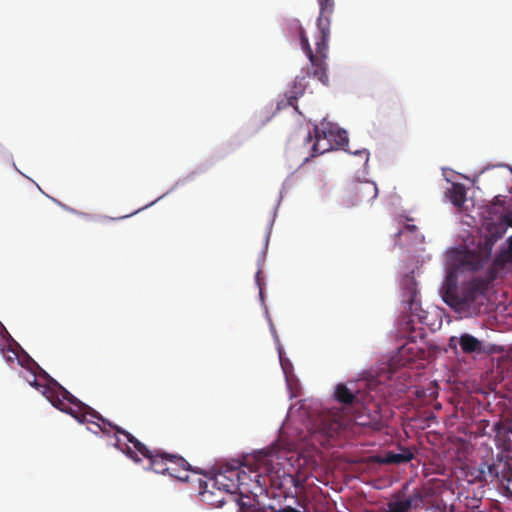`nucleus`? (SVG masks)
I'll use <instances>...</instances> for the list:
<instances>
[{
    "label": "nucleus",
    "mask_w": 512,
    "mask_h": 512,
    "mask_svg": "<svg viewBox=\"0 0 512 512\" xmlns=\"http://www.w3.org/2000/svg\"><path fill=\"white\" fill-rule=\"evenodd\" d=\"M59 391L63 398H66L70 401L71 404L74 405V407H70L69 409H66V411L69 412V415H71L73 418H75L79 422H83L87 419V416L89 415L92 418L98 419V421H102L103 423H108L113 430H115L116 433L122 434L125 436L128 442L133 444L135 449L142 454L143 457H150V449H148L143 443H141L138 439H136L131 433L126 431L125 429L112 424L109 420L105 419L99 412L91 408L90 406L86 405L85 403L81 402L79 399H77L73 394H71L66 388H62L57 384Z\"/></svg>",
    "instance_id": "obj_5"
},
{
    "label": "nucleus",
    "mask_w": 512,
    "mask_h": 512,
    "mask_svg": "<svg viewBox=\"0 0 512 512\" xmlns=\"http://www.w3.org/2000/svg\"><path fill=\"white\" fill-rule=\"evenodd\" d=\"M126 217H127V216H121V217H119L118 219H124V218H126Z\"/></svg>",
    "instance_id": "obj_29"
},
{
    "label": "nucleus",
    "mask_w": 512,
    "mask_h": 512,
    "mask_svg": "<svg viewBox=\"0 0 512 512\" xmlns=\"http://www.w3.org/2000/svg\"><path fill=\"white\" fill-rule=\"evenodd\" d=\"M117 447L121 449L130 459H132L135 462H140V458L137 456L135 451H133L128 445L125 446V448H121L119 443H117Z\"/></svg>",
    "instance_id": "obj_24"
},
{
    "label": "nucleus",
    "mask_w": 512,
    "mask_h": 512,
    "mask_svg": "<svg viewBox=\"0 0 512 512\" xmlns=\"http://www.w3.org/2000/svg\"><path fill=\"white\" fill-rule=\"evenodd\" d=\"M414 458L413 452L409 448H400L399 453L389 451L385 454L382 462L385 464H403L411 461Z\"/></svg>",
    "instance_id": "obj_17"
},
{
    "label": "nucleus",
    "mask_w": 512,
    "mask_h": 512,
    "mask_svg": "<svg viewBox=\"0 0 512 512\" xmlns=\"http://www.w3.org/2000/svg\"><path fill=\"white\" fill-rule=\"evenodd\" d=\"M446 196L454 206L460 208L466 201V189L464 185L460 183H453L451 188L446 192Z\"/></svg>",
    "instance_id": "obj_18"
},
{
    "label": "nucleus",
    "mask_w": 512,
    "mask_h": 512,
    "mask_svg": "<svg viewBox=\"0 0 512 512\" xmlns=\"http://www.w3.org/2000/svg\"><path fill=\"white\" fill-rule=\"evenodd\" d=\"M501 220L512 227V208L508 209L507 212L501 217Z\"/></svg>",
    "instance_id": "obj_25"
},
{
    "label": "nucleus",
    "mask_w": 512,
    "mask_h": 512,
    "mask_svg": "<svg viewBox=\"0 0 512 512\" xmlns=\"http://www.w3.org/2000/svg\"><path fill=\"white\" fill-rule=\"evenodd\" d=\"M169 453L162 452L160 450H151L150 457H146L150 462V468L156 473H167L176 479H185V475H182L180 471L173 466H169Z\"/></svg>",
    "instance_id": "obj_10"
},
{
    "label": "nucleus",
    "mask_w": 512,
    "mask_h": 512,
    "mask_svg": "<svg viewBox=\"0 0 512 512\" xmlns=\"http://www.w3.org/2000/svg\"><path fill=\"white\" fill-rule=\"evenodd\" d=\"M244 491H242V494H240V497L238 499H235L240 506L241 509L250 508L252 506L251 504V498L249 496H244Z\"/></svg>",
    "instance_id": "obj_23"
},
{
    "label": "nucleus",
    "mask_w": 512,
    "mask_h": 512,
    "mask_svg": "<svg viewBox=\"0 0 512 512\" xmlns=\"http://www.w3.org/2000/svg\"><path fill=\"white\" fill-rule=\"evenodd\" d=\"M87 419L88 420H85V422L94 424L104 434H109V432H110L109 429L106 426H108L109 428L113 429L108 423H103L102 421H100L102 424L96 423L95 420H97V419L96 418H92L89 415L87 416ZM82 423H84V421Z\"/></svg>",
    "instance_id": "obj_22"
},
{
    "label": "nucleus",
    "mask_w": 512,
    "mask_h": 512,
    "mask_svg": "<svg viewBox=\"0 0 512 512\" xmlns=\"http://www.w3.org/2000/svg\"><path fill=\"white\" fill-rule=\"evenodd\" d=\"M263 469H264V471H268L269 470L268 467H266V466L263 467Z\"/></svg>",
    "instance_id": "obj_28"
},
{
    "label": "nucleus",
    "mask_w": 512,
    "mask_h": 512,
    "mask_svg": "<svg viewBox=\"0 0 512 512\" xmlns=\"http://www.w3.org/2000/svg\"><path fill=\"white\" fill-rule=\"evenodd\" d=\"M234 469L237 471L239 476V494H242V491L252 492L250 489L251 483L254 482L256 487L260 490L267 485L266 476H264L259 470L260 466L256 470L250 469L249 473L246 472L239 466H234Z\"/></svg>",
    "instance_id": "obj_11"
},
{
    "label": "nucleus",
    "mask_w": 512,
    "mask_h": 512,
    "mask_svg": "<svg viewBox=\"0 0 512 512\" xmlns=\"http://www.w3.org/2000/svg\"><path fill=\"white\" fill-rule=\"evenodd\" d=\"M492 243L486 241L483 251H467L461 259V264L464 268L477 271L484 267L491 256Z\"/></svg>",
    "instance_id": "obj_12"
},
{
    "label": "nucleus",
    "mask_w": 512,
    "mask_h": 512,
    "mask_svg": "<svg viewBox=\"0 0 512 512\" xmlns=\"http://www.w3.org/2000/svg\"><path fill=\"white\" fill-rule=\"evenodd\" d=\"M378 189L372 181H357L347 190L348 203L352 206L370 202L377 197Z\"/></svg>",
    "instance_id": "obj_9"
},
{
    "label": "nucleus",
    "mask_w": 512,
    "mask_h": 512,
    "mask_svg": "<svg viewBox=\"0 0 512 512\" xmlns=\"http://www.w3.org/2000/svg\"><path fill=\"white\" fill-rule=\"evenodd\" d=\"M509 247L508 249L502 253L501 255H499L498 257H496L494 259V266L495 267H498V268H504L505 264L508 263V262H511L512 263V236L509 238Z\"/></svg>",
    "instance_id": "obj_20"
},
{
    "label": "nucleus",
    "mask_w": 512,
    "mask_h": 512,
    "mask_svg": "<svg viewBox=\"0 0 512 512\" xmlns=\"http://www.w3.org/2000/svg\"><path fill=\"white\" fill-rule=\"evenodd\" d=\"M340 429V423L336 419H332L330 415H321L316 421L314 432H318L324 436L331 437Z\"/></svg>",
    "instance_id": "obj_16"
},
{
    "label": "nucleus",
    "mask_w": 512,
    "mask_h": 512,
    "mask_svg": "<svg viewBox=\"0 0 512 512\" xmlns=\"http://www.w3.org/2000/svg\"><path fill=\"white\" fill-rule=\"evenodd\" d=\"M332 136L333 133L331 130H320L318 126H315L312 132H308L307 136L305 137L304 146H308L311 144V154L305 156L303 158V161L307 162L310 157H315L317 155L330 151L332 148L330 138Z\"/></svg>",
    "instance_id": "obj_8"
},
{
    "label": "nucleus",
    "mask_w": 512,
    "mask_h": 512,
    "mask_svg": "<svg viewBox=\"0 0 512 512\" xmlns=\"http://www.w3.org/2000/svg\"><path fill=\"white\" fill-rule=\"evenodd\" d=\"M470 483L497 482L502 493L512 499V464L503 461L502 458L492 463L485 462L477 468H472L467 473Z\"/></svg>",
    "instance_id": "obj_4"
},
{
    "label": "nucleus",
    "mask_w": 512,
    "mask_h": 512,
    "mask_svg": "<svg viewBox=\"0 0 512 512\" xmlns=\"http://www.w3.org/2000/svg\"><path fill=\"white\" fill-rule=\"evenodd\" d=\"M169 466L176 467L182 475H185V479H179L180 481L188 480V472L191 471V465L181 456L170 454L169 458Z\"/></svg>",
    "instance_id": "obj_19"
},
{
    "label": "nucleus",
    "mask_w": 512,
    "mask_h": 512,
    "mask_svg": "<svg viewBox=\"0 0 512 512\" xmlns=\"http://www.w3.org/2000/svg\"><path fill=\"white\" fill-rule=\"evenodd\" d=\"M319 16L317 18V28L319 30V39L316 42V54H314L306 31L300 28L299 36L302 50L308 57L313 68L312 75L324 85H328L329 77L327 74V51L330 37V17L334 11V0H318Z\"/></svg>",
    "instance_id": "obj_3"
},
{
    "label": "nucleus",
    "mask_w": 512,
    "mask_h": 512,
    "mask_svg": "<svg viewBox=\"0 0 512 512\" xmlns=\"http://www.w3.org/2000/svg\"><path fill=\"white\" fill-rule=\"evenodd\" d=\"M488 282L483 278H473L460 285L456 276L449 273L441 287L443 301L455 312L471 317L481 312L486 301Z\"/></svg>",
    "instance_id": "obj_2"
},
{
    "label": "nucleus",
    "mask_w": 512,
    "mask_h": 512,
    "mask_svg": "<svg viewBox=\"0 0 512 512\" xmlns=\"http://www.w3.org/2000/svg\"><path fill=\"white\" fill-rule=\"evenodd\" d=\"M295 100H296V97H290V98L288 99V104H289V105H291V106H293V105H294Z\"/></svg>",
    "instance_id": "obj_27"
},
{
    "label": "nucleus",
    "mask_w": 512,
    "mask_h": 512,
    "mask_svg": "<svg viewBox=\"0 0 512 512\" xmlns=\"http://www.w3.org/2000/svg\"><path fill=\"white\" fill-rule=\"evenodd\" d=\"M413 500L411 497L396 501L389 505L388 512H407L412 507Z\"/></svg>",
    "instance_id": "obj_21"
},
{
    "label": "nucleus",
    "mask_w": 512,
    "mask_h": 512,
    "mask_svg": "<svg viewBox=\"0 0 512 512\" xmlns=\"http://www.w3.org/2000/svg\"><path fill=\"white\" fill-rule=\"evenodd\" d=\"M417 230V227L413 224H407L405 225L404 230L399 231L396 233V236H400L404 231H409L411 233H414Z\"/></svg>",
    "instance_id": "obj_26"
},
{
    "label": "nucleus",
    "mask_w": 512,
    "mask_h": 512,
    "mask_svg": "<svg viewBox=\"0 0 512 512\" xmlns=\"http://www.w3.org/2000/svg\"><path fill=\"white\" fill-rule=\"evenodd\" d=\"M202 500L207 505L215 508L222 507L226 500L228 495L225 494L221 489L212 488L210 486V480L206 482L204 490L201 493Z\"/></svg>",
    "instance_id": "obj_15"
},
{
    "label": "nucleus",
    "mask_w": 512,
    "mask_h": 512,
    "mask_svg": "<svg viewBox=\"0 0 512 512\" xmlns=\"http://www.w3.org/2000/svg\"><path fill=\"white\" fill-rule=\"evenodd\" d=\"M366 380L350 381L348 384L339 383L334 391L335 399L355 409L354 422L356 425L371 431H381L387 426L380 404L374 400L367 389Z\"/></svg>",
    "instance_id": "obj_1"
},
{
    "label": "nucleus",
    "mask_w": 512,
    "mask_h": 512,
    "mask_svg": "<svg viewBox=\"0 0 512 512\" xmlns=\"http://www.w3.org/2000/svg\"><path fill=\"white\" fill-rule=\"evenodd\" d=\"M209 480L212 488L221 489L229 498L239 493V476L234 466H221L215 476Z\"/></svg>",
    "instance_id": "obj_7"
},
{
    "label": "nucleus",
    "mask_w": 512,
    "mask_h": 512,
    "mask_svg": "<svg viewBox=\"0 0 512 512\" xmlns=\"http://www.w3.org/2000/svg\"><path fill=\"white\" fill-rule=\"evenodd\" d=\"M402 302L406 304L411 316H416L419 319H422L421 313L423 310L421 309L419 292L416 288L415 281L412 279H409L403 287Z\"/></svg>",
    "instance_id": "obj_13"
},
{
    "label": "nucleus",
    "mask_w": 512,
    "mask_h": 512,
    "mask_svg": "<svg viewBox=\"0 0 512 512\" xmlns=\"http://www.w3.org/2000/svg\"><path fill=\"white\" fill-rule=\"evenodd\" d=\"M29 363L30 365L28 366V369L31 370L34 374L33 380L29 383L36 388L42 387L43 394L51 402V404L59 410L69 414L66 409L74 407V405L71 404L68 399L62 397L57 384L60 387L61 385L55 379L49 376V374L44 371L33 359L29 358ZM62 388L64 387L62 386Z\"/></svg>",
    "instance_id": "obj_6"
},
{
    "label": "nucleus",
    "mask_w": 512,
    "mask_h": 512,
    "mask_svg": "<svg viewBox=\"0 0 512 512\" xmlns=\"http://www.w3.org/2000/svg\"><path fill=\"white\" fill-rule=\"evenodd\" d=\"M459 345L465 354H489L493 352L491 346H486L471 334L464 333L459 338Z\"/></svg>",
    "instance_id": "obj_14"
}]
</instances>
